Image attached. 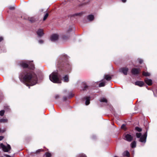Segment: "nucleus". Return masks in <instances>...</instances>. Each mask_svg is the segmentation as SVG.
I'll return each mask as SVG.
<instances>
[{"mask_svg":"<svg viewBox=\"0 0 157 157\" xmlns=\"http://www.w3.org/2000/svg\"><path fill=\"white\" fill-rule=\"evenodd\" d=\"M136 136L137 138H140V141L142 142L145 143L146 141V139L147 136V132H146L144 135L141 136V134L140 133H137L136 134Z\"/></svg>","mask_w":157,"mask_h":157,"instance_id":"obj_3","label":"nucleus"},{"mask_svg":"<svg viewBox=\"0 0 157 157\" xmlns=\"http://www.w3.org/2000/svg\"><path fill=\"white\" fill-rule=\"evenodd\" d=\"M104 78L105 79L108 81H109L111 79V77L109 75H105Z\"/></svg>","mask_w":157,"mask_h":157,"instance_id":"obj_17","label":"nucleus"},{"mask_svg":"<svg viewBox=\"0 0 157 157\" xmlns=\"http://www.w3.org/2000/svg\"><path fill=\"white\" fill-rule=\"evenodd\" d=\"M125 125L124 124H123L121 126V128H122V129H125Z\"/></svg>","mask_w":157,"mask_h":157,"instance_id":"obj_29","label":"nucleus"},{"mask_svg":"<svg viewBox=\"0 0 157 157\" xmlns=\"http://www.w3.org/2000/svg\"><path fill=\"white\" fill-rule=\"evenodd\" d=\"M3 39V38L2 37H0V42L2 41Z\"/></svg>","mask_w":157,"mask_h":157,"instance_id":"obj_35","label":"nucleus"},{"mask_svg":"<svg viewBox=\"0 0 157 157\" xmlns=\"http://www.w3.org/2000/svg\"><path fill=\"white\" fill-rule=\"evenodd\" d=\"M87 18L90 21H91L94 19V17L93 15H90L88 16Z\"/></svg>","mask_w":157,"mask_h":157,"instance_id":"obj_15","label":"nucleus"},{"mask_svg":"<svg viewBox=\"0 0 157 157\" xmlns=\"http://www.w3.org/2000/svg\"><path fill=\"white\" fill-rule=\"evenodd\" d=\"M106 82L105 81H103L101 82L99 85V86L100 87L105 86Z\"/></svg>","mask_w":157,"mask_h":157,"instance_id":"obj_19","label":"nucleus"},{"mask_svg":"<svg viewBox=\"0 0 157 157\" xmlns=\"http://www.w3.org/2000/svg\"><path fill=\"white\" fill-rule=\"evenodd\" d=\"M114 157H118V156H114Z\"/></svg>","mask_w":157,"mask_h":157,"instance_id":"obj_38","label":"nucleus"},{"mask_svg":"<svg viewBox=\"0 0 157 157\" xmlns=\"http://www.w3.org/2000/svg\"><path fill=\"white\" fill-rule=\"evenodd\" d=\"M4 110H1L0 111V115L1 116H3L4 113Z\"/></svg>","mask_w":157,"mask_h":157,"instance_id":"obj_26","label":"nucleus"},{"mask_svg":"<svg viewBox=\"0 0 157 157\" xmlns=\"http://www.w3.org/2000/svg\"><path fill=\"white\" fill-rule=\"evenodd\" d=\"M143 60H141V59H140L139 60V62L140 63H142V62H143Z\"/></svg>","mask_w":157,"mask_h":157,"instance_id":"obj_33","label":"nucleus"},{"mask_svg":"<svg viewBox=\"0 0 157 157\" xmlns=\"http://www.w3.org/2000/svg\"><path fill=\"white\" fill-rule=\"evenodd\" d=\"M23 78L24 83L27 86H33L35 85L37 82L36 75L33 72L25 70L24 73L20 75Z\"/></svg>","mask_w":157,"mask_h":157,"instance_id":"obj_1","label":"nucleus"},{"mask_svg":"<svg viewBox=\"0 0 157 157\" xmlns=\"http://www.w3.org/2000/svg\"><path fill=\"white\" fill-rule=\"evenodd\" d=\"M78 157H86L85 155L83 154L80 155Z\"/></svg>","mask_w":157,"mask_h":157,"instance_id":"obj_27","label":"nucleus"},{"mask_svg":"<svg viewBox=\"0 0 157 157\" xmlns=\"http://www.w3.org/2000/svg\"><path fill=\"white\" fill-rule=\"evenodd\" d=\"M133 138V137L132 136L128 134H125L124 135V139L128 142L131 141Z\"/></svg>","mask_w":157,"mask_h":157,"instance_id":"obj_6","label":"nucleus"},{"mask_svg":"<svg viewBox=\"0 0 157 157\" xmlns=\"http://www.w3.org/2000/svg\"><path fill=\"white\" fill-rule=\"evenodd\" d=\"M121 1L122 2H126V0H121Z\"/></svg>","mask_w":157,"mask_h":157,"instance_id":"obj_36","label":"nucleus"},{"mask_svg":"<svg viewBox=\"0 0 157 157\" xmlns=\"http://www.w3.org/2000/svg\"><path fill=\"white\" fill-rule=\"evenodd\" d=\"M144 82L142 81H137L135 83V84L140 86H142L144 85Z\"/></svg>","mask_w":157,"mask_h":157,"instance_id":"obj_12","label":"nucleus"},{"mask_svg":"<svg viewBox=\"0 0 157 157\" xmlns=\"http://www.w3.org/2000/svg\"><path fill=\"white\" fill-rule=\"evenodd\" d=\"M9 8L11 10H13L14 9V7H10Z\"/></svg>","mask_w":157,"mask_h":157,"instance_id":"obj_32","label":"nucleus"},{"mask_svg":"<svg viewBox=\"0 0 157 157\" xmlns=\"http://www.w3.org/2000/svg\"><path fill=\"white\" fill-rule=\"evenodd\" d=\"M135 129L136 130H137V131H138L139 132H140L142 131V129H141V128H139L138 127H136L135 128Z\"/></svg>","mask_w":157,"mask_h":157,"instance_id":"obj_22","label":"nucleus"},{"mask_svg":"<svg viewBox=\"0 0 157 157\" xmlns=\"http://www.w3.org/2000/svg\"><path fill=\"white\" fill-rule=\"evenodd\" d=\"M6 157H11L9 155H6Z\"/></svg>","mask_w":157,"mask_h":157,"instance_id":"obj_37","label":"nucleus"},{"mask_svg":"<svg viewBox=\"0 0 157 157\" xmlns=\"http://www.w3.org/2000/svg\"><path fill=\"white\" fill-rule=\"evenodd\" d=\"M131 146L132 148H135L136 147V142L135 141L132 142L131 144Z\"/></svg>","mask_w":157,"mask_h":157,"instance_id":"obj_16","label":"nucleus"},{"mask_svg":"<svg viewBox=\"0 0 157 157\" xmlns=\"http://www.w3.org/2000/svg\"><path fill=\"white\" fill-rule=\"evenodd\" d=\"M143 75L145 76H148L150 75V74L148 72H143Z\"/></svg>","mask_w":157,"mask_h":157,"instance_id":"obj_20","label":"nucleus"},{"mask_svg":"<svg viewBox=\"0 0 157 157\" xmlns=\"http://www.w3.org/2000/svg\"><path fill=\"white\" fill-rule=\"evenodd\" d=\"M7 121V119H2L1 120V121L3 122H6Z\"/></svg>","mask_w":157,"mask_h":157,"instance_id":"obj_28","label":"nucleus"},{"mask_svg":"<svg viewBox=\"0 0 157 157\" xmlns=\"http://www.w3.org/2000/svg\"><path fill=\"white\" fill-rule=\"evenodd\" d=\"M100 101L101 102H104L107 103V99L105 98H101L100 99Z\"/></svg>","mask_w":157,"mask_h":157,"instance_id":"obj_14","label":"nucleus"},{"mask_svg":"<svg viewBox=\"0 0 157 157\" xmlns=\"http://www.w3.org/2000/svg\"><path fill=\"white\" fill-rule=\"evenodd\" d=\"M36 33L38 36L40 37L42 36L44 34L43 30L42 29H39L37 31Z\"/></svg>","mask_w":157,"mask_h":157,"instance_id":"obj_9","label":"nucleus"},{"mask_svg":"<svg viewBox=\"0 0 157 157\" xmlns=\"http://www.w3.org/2000/svg\"><path fill=\"white\" fill-rule=\"evenodd\" d=\"M49 79L54 83H61L60 76L57 71L53 72L49 75Z\"/></svg>","mask_w":157,"mask_h":157,"instance_id":"obj_2","label":"nucleus"},{"mask_svg":"<svg viewBox=\"0 0 157 157\" xmlns=\"http://www.w3.org/2000/svg\"><path fill=\"white\" fill-rule=\"evenodd\" d=\"M0 147L2 148L3 150L5 152H8L10 150L11 147L8 144L7 146H5L3 144H0Z\"/></svg>","mask_w":157,"mask_h":157,"instance_id":"obj_5","label":"nucleus"},{"mask_svg":"<svg viewBox=\"0 0 157 157\" xmlns=\"http://www.w3.org/2000/svg\"><path fill=\"white\" fill-rule=\"evenodd\" d=\"M123 155L124 156H128L129 155V153L128 151H126L123 153Z\"/></svg>","mask_w":157,"mask_h":157,"instance_id":"obj_21","label":"nucleus"},{"mask_svg":"<svg viewBox=\"0 0 157 157\" xmlns=\"http://www.w3.org/2000/svg\"><path fill=\"white\" fill-rule=\"evenodd\" d=\"M48 13H46V14H45V16H44V18H43V20L44 21V20H45L47 18V17H48Z\"/></svg>","mask_w":157,"mask_h":157,"instance_id":"obj_23","label":"nucleus"},{"mask_svg":"<svg viewBox=\"0 0 157 157\" xmlns=\"http://www.w3.org/2000/svg\"><path fill=\"white\" fill-rule=\"evenodd\" d=\"M39 43L40 44H42L43 43V41L42 40H39Z\"/></svg>","mask_w":157,"mask_h":157,"instance_id":"obj_30","label":"nucleus"},{"mask_svg":"<svg viewBox=\"0 0 157 157\" xmlns=\"http://www.w3.org/2000/svg\"><path fill=\"white\" fill-rule=\"evenodd\" d=\"M56 98H57V96H56Z\"/></svg>","mask_w":157,"mask_h":157,"instance_id":"obj_39","label":"nucleus"},{"mask_svg":"<svg viewBox=\"0 0 157 157\" xmlns=\"http://www.w3.org/2000/svg\"><path fill=\"white\" fill-rule=\"evenodd\" d=\"M3 139V136H0V141L1 140Z\"/></svg>","mask_w":157,"mask_h":157,"instance_id":"obj_31","label":"nucleus"},{"mask_svg":"<svg viewBox=\"0 0 157 157\" xmlns=\"http://www.w3.org/2000/svg\"><path fill=\"white\" fill-rule=\"evenodd\" d=\"M119 71L123 73L124 75H126L128 71V69L127 68H122L120 69Z\"/></svg>","mask_w":157,"mask_h":157,"instance_id":"obj_8","label":"nucleus"},{"mask_svg":"<svg viewBox=\"0 0 157 157\" xmlns=\"http://www.w3.org/2000/svg\"><path fill=\"white\" fill-rule=\"evenodd\" d=\"M86 100L85 104L86 105H88L90 104V97H86L84 98Z\"/></svg>","mask_w":157,"mask_h":157,"instance_id":"obj_13","label":"nucleus"},{"mask_svg":"<svg viewBox=\"0 0 157 157\" xmlns=\"http://www.w3.org/2000/svg\"><path fill=\"white\" fill-rule=\"evenodd\" d=\"M41 151V149H39L38 150H37L36 152H38Z\"/></svg>","mask_w":157,"mask_h":157,"instance_id":"obj_34","label":"nucleus"},{"mask_svg":"<svg viewBox=\"0 0 157 157\" xmlns=\"http://www.w3.org/2000/svg\"><path fill=\"white\" fill-rule=\"evenodd\" d=\"M64 81L65 82H67L69 81L68 77L67 75H66L63 78Z\"/></svg>","mask_w":157,"mask_h":157,"instance_id":"obj_18","label":"nucleus"},{"mask_svg":"<svg viewBox=\"0 0 157 157\" xmlns=\"http://www.w3.org/2000/svg\"><path fill=\"white\" fill-rule=\"evenodd\" d=\"M28 63H29V65L27 63H25V62H22L21 64V65L22 67L24 68L27 67L29 65V68L30 69H33L34 68V65L33 63H31L30 61L28 62Z\"/></svg>","mask_w":157,"mask_h":157,"instance_id":"obj_4","label":"nucleus"},{"mask_svg":"<svg viewBox=\"0 0 157 157\" xmlns=\"http://www.w3.org/2000/svg\"><path fill=\"white\" fill-rule=\"evenodd\" d=\"M144 81L148 85L150 86L152 84V81L151 79L146 78L145 79Z\"/></svg>","mask_w":157,"mask_h":157,"instance_id":"obj_11","label":"nucleus"},{"mask_svg":"<svg viewBox=\"0 0 157 157\" xmlns=\"http://www.w3.org/2000/svg\"><path fill=\"white\" fill-rule=\"evenodd\" d=\"M140 71V70L135 68H133L132 70V73L134 75L138 74Z\"/></svg>","mask_w":157,"mask_h":157,"instance_id":"obj_10","label":"nucleus"},{"mask_svg":"<svg viewBox=\"0 0 157 157\" xmlns=\"http://www.w3.org/2000/svg\"><path fill=\"white\" fill-rule=\"evenodd\" d=\"M45 155L46 157H50L51 156V154L48 152L46 153H45Z\"/></svg>","mask_w":157,"mask_h":157,"instance_id":"obj_24","label":"nucleus"},{"mask_svg":"<svg viewBox=\"0 0 157 157\" xmlns=\"http://www.w3.org/2000/svg\"><path fill=\"white\" fill-rule=\"evenodd\" d=\"M28 20L31 22H33L34 21V19L33 17L29 18Z\"/></svg>","mask_w":157,"mask_h":157,"instance_id":"obj_25","label":"nucleus"},{"mask_svg":"<svg viewBox=\"0 0 157 157\" xmlns=\"http://www.w3.org/2000/svg\"><path fill=\"white\" fill-rule=\"evenodd\" d=\"M59 38V36L57 34H54L52 35L51 37V40L52 42H55L57 41Z\"/></svg>","mask_w":157,"mask_h":157,"instance_id":"obj_7","label":"nucleus"}]
</instances>
